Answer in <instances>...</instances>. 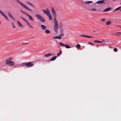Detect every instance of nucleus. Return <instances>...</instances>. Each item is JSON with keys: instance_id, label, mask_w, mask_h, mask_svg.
<instances>
[{"instance_id": "7c9ffc66", "label": "nucleus", "mask_w": 121, "mask_h": 121, "mask_svg": "<svg viewBox=\"0 0 121 121\" xmlns=\"http://www.w3.org/2000/svg\"><path fill=\"white\" fill-rule=\"evenodd\" d=\"M20 11L22 12V13H23L25 14H26V13H26L25 12H24V11L22 10H20Z\"/></svg>"}, {"instance_id": "393cba45", "label": "nucleus", "mask_w": 121, "mask_h": 121, "mask_svg": "<svg viewBox=\"0 0 121 121\" xmlns=\"http://www.w3.org/2000/svg\"><path fill=\"white\" fill-rule=\"evenodd\" d=\"M92 3V2L91 1H88L85 2V4H90Z\"/></svg>"}, {"instance_id": "9d476101", "label": "nucleus", "mask_w": 121, "mask_h": 121, "mask_svg": "<svg viewBox=\"0 0 121 121\" xmlns=\"http://www.w3.org/2000/svg\"><path fill=\"white\" fill-rule=\"evenodd\" d=\"M104 0H99L96 3L99 4H104L105 3L104 2Z\"/></svg>"}, {"instance_id": "2eb2a0df", "label": "nucleus", "mask_w": 121, "mask_h": 121, "mask_svg": "<svg viewBox=\"0 0 121 121\" xmlns=\"http://www.w3.org/2000/svg\"><path fill=\"white\" fill-rule=\"evenodd\" d=\"M8 14L9 15V16L12 18V19H14V17L11 14L9 13V12L8 13Z\"/></svg>"}, {"instance_id": "a19ab883", "label": "nucleus", "mask_w": 121, "mask_h": 121, "mask_svg": "<svg viewBox=\"0 0 121 121\" xmlns=\"http://www.w3.org/2000/svg\"><path fill=\"white\" fill-rule=\"evenodd\" d=\"M60 53H61V50H60Z\"/></svg>"}, {"instance_id": "4be33fe9", "label": "nucleus", "mask_w": 121, "mask_h": 121, "mask_svg": "<svg viewBox=\"0 0 121 121\" xmlns=\"http://www.w3.org/2000/svg\"><path fill=\"white\" fill-rule=\"evenodd\" d=\"M121 6H120V7H119L118 8H116L114 10V11H116V10H120L121 9Z\"/></svg>"}, {"instance_id": "f03ea898", "label": "nucleus", "mask_w": 121, "mask_h": 121, "mask_svg": "<svg viewBox=\"0 0 121 121\" xmlns=\"http://www.w3.org/2000/svg\"><path fill=\"white\" fill-rule=\"evenodd\" d=\"M42 11L45 14L47 15L49 17V20H52V17L50 14V11L48 9H46V10H43Z\"/></svg>"}, {"instance_id": "423d86ee", "label": "nucleus", "mask_w": 121, "mask_h": 121, "mask_svg": "<svg viewBox=\"0 0 121 121\" xmlns=\"http://www.w3.org/2000/svg\"><path fill=\"white\" fill-rule=\"evenodd\" d=\"M24 65H26V66L28 67H32L33 66V64L31 62H29L27 63H24L23 64Z\"/></svg>"}, {"instance_id": "dca6fc26", "label": "nucleus", "mask_w": 121, "mask_h": 121, "mask_svg": "<svg viewBox=\"0 0 121 121\" xmlns=\"http://www.w3.org/2000/svg\"><path fill=\"white\" fill-rule=\"evenodd\" d=\"M45 32L47 34H49L50 33L51 31L48 29H46L45 30Z\"/></svg>"}, {"instance_id": "f257e3e1", "label": "nucleus", "mask_w": 121, "mask_h": 121, "mask_svg": "<svg viewBox=\"0 0 121 121\" xmlns=\"http://www.w3.org/2000/svg\"><path fill=\"white\" fill-rule=\"evenodd\" d=\"M52 14L54 18V29L55 32L56 33H57V29L58 28L59 26L57 21L56 19V17L57 16V14L53 7L52 8Z\"/></svg>"}, {"instance_id": "c85d7f7f", "label": "nucleus", "mask_w": 121, "mask_h": 121, "mask_svg": "<svg viewBox=\"0 0 121 121\" xmlns=\"http://www.w3.org/2000/svg\"><path fill=\"white\" fill-rule=\"evenodd\" d=\"M12 25L13 28H15V27L14 26V25L13 23L12 22Z\"/></svg>"}, {"instance_id": "473e14b6", "label": "nucleus", "mask_w": 121, "mask_h": 121, "mask_svg": "<svg viewBox=\"0 0 121 121\" xmlns=\"http://www.w3.org/2000/svg\"><path fill=\"white\" fill-rule=\"evenodd\" d=\"M81 36H82L85 37L87 38V36L86 35H81Z\"/></svg>"}, {"instance_id": "ea45409f", "label": "nucleus", "mask_w": 121, "mask_h": 121, "mask_svg": "<svg viewBox=\"0 0 121 121\" xmlns=\"http://www.w3.org/2000/svg\"><path fill=\"white\" fill-rule=\"evenodd\" d=\"M60 31L61 32H62L63 31V30H61Z\"/></svg>"}, {"instance_id": "20e7f679", "label": "nucleus", "mask_w": 121, "mask_h": 121, "mask_svg": "<svg viewBox=\"0 0 121 121\" xmlns=\"http://www.w3.org/2000/svg\"><path fill=\"white\" fill-rule=\"evenodd\" d=\"M6 63L7 64L11 66L14 65L15 64L13 61L8 60H6Z\"/></svg>"}, {"instance_id": "ddd939ff", "label": "nucleus", "mask_w": 121, "mask_h": 121, "mask_svg": "<svg viewBox=\"0 0 121 121\" xmlns=\"http://www.w3.org/2000/svg\"><path fill=\"white\" fill-rule=\"evenodd\" d=\"M17 22L18 24V26L20 27H23L22 25L18 21Z\"/></svg>"}, {"instance_id": "a878e982", "label": "nucleus", "mask_w": 121, "mask_h": 121, "mask_svg": "<svg viewBox=\"0 0 121 121\" xmlns=\"http://www.w3.org/2000/svg\"><path fill=\"white\" fill-rule=\"evenodd\" d=\"M81 47L80 45L79 44H78L76 46V47L77 48H80Z\"/></svg>"}, {"instance_id": "4c0bfd02", "label": "nucleus", "mask_w": 121, "mask_h": 121, "mask_svg": "<svg viewBox=\"0 0 121 121\" xmlns=\"http://www.w3.org/2000/svg\"><path fill=\"white\" fill-rule=\"evenodd\" d=\"M28 3L29 4V5H31V6H33V5H32V4H31L30 3H28Z\"/></svg>"}, {"instance_id": "72a5a7b5", "label": "nucleus", "mask_w": 121, "mask_h": 121, "mask_svg": "<svg viewBox=\"0 0 121 121\" xmlns=\"http://www.w3.org/2000/svg\"><path fill=\"white\" fill-rule=\"evenodd\" d=\"M96 10V9L95 8H93L90 9V10H92L93 11H95Z\"/></svg>"}, {"instance_id": "aec40b11", "label": "nucleus", "mask_w": 121, "mask_h": 121, "mask_svg": "<svg viewBox=\"0 0 121 121\" xmlns=\"http://www.w3.org/2000/svg\"><path fill=\"white\" fill-rule=\"evenodd\" d=\"M94 42L95 43H100L103 42L102 41H99L98 40H94Z\"/></svg>"}, {"instance_id": "6e6552de", "label": "nucleus", "mask_w": 121, "mask_h": 121, "mask_svg": "<svg viewBox=\"0 0 121 121\" xmlns=\"http://www.w3.org/2000/svg\"><path fill=\"white\" fill-rule=\"evenodd\" d=\"M0 13L1 14L8 20H9L8 19L7 16L0 10Z\"/></svg>"}, {"instance_id": "412c9836", "label": "nucleus", "mask_w": 121, "mask_h": 121, "mask_svg": "<svg viewBox=\"0 0 121 121\" xmlns=\"http://www.w3.org/2000/svg\"><path fill=\"white\" fill-rule=\"evenodd\" d=\"M65 47L66 48H70V47L67 44H65Z\"/></svg>"}, {"instance_id": "a211bd4d", "label": "nucleus", "mask_w": 121, "mask_h": 121, "mask_svg": "<svg viewBox=\"0 0 121 121\" xmlns=\"http://www.w3.org/2000/svg\"><path fill=\"white\" fill-rule=\"evenodd\" d=\"M115 34L117 36H119L121 34V32H118L115 33Z\"/></svg>"}, {"instance_id": "79ce46f5", "label": "nucleus", "mask_w": 121, "mask_h": 121, "mask_svg": "<svg viewBox=\"0 0 121 121\" xmlns=\"http://www.w3.org/2000/svg\"><path fill=\"white\" fill-rule=\"evenodd\" d=\"M93 31H94V32H95V31H95L94 30H93Z\"/></svg>"}, {"instance_id": "37998d69", "label": "nucleus", "mask_w": 121, "mask_h": 121, "mask_svg": "<svg viewBox=\"0 0 121 121\" xmlns=\"http://www.w3.org/2000/svg\"><path fill=\"white\" fill-rule=\"evenodd\" d=\"M1 24V23L0 22V24Z\"/></svg>"}, {"instance_id": "9b49d317", "label": "nucleus", "mask_w": 121, "mask_h": 121, "mask_svg": "<svg viewBox=\"0 0 121 121\" xmlns=\"http://www.w3.org/2000/svg\"><path fill=\"white\" fill-rule=\"evenodd\" d=\"M41 27L43 30H45L46 29L47 27L44 25H41Z\"/></svg>"}, {"instance_id": "f3484780", "label": "nucleus", "mask_w": 121, "mask_h": 121, "mask_svg": "<svg viewBox=\"0 0 121 121\" xmlns=\"http://www.w3.org/2000/svg\"><path fill=\"white\" fill-rule=\"evenodd\" d=\"M111 9V8L110 7H108V8L105 9L104 10V11L106 12V11H108L110 10Z\"/></svg>"}, {"instance_id": "1a4fd4ad", "label": "nucleus", "mask_w": 121, "mask_h": 121, "mask_svg": "<svg viewBox=\"0 0 121 121\" xmlns=\"http://www.w3.org/2000/svg\"><path fill=\"white\" fill-rule=\"evenodd\" d=\"M26 15L28 17H29L28 19L30 20V21H33V18L32 17L29 15L27 13L26 14Z\"/></svg>"}, {"instance_id": "5701e85b", "label": "nucleus", "mask_w": 121, "mask_h": 121, "mask_svg": "<svg viewBox=\"0 0 121 121\" xmlns=\"http://www.w3.org/2000/svg\"><path fill=\"white\" fill-rule=\"evenodd\" d=\"M110 23L111 22L109 21H108L106 23V24L107 25H109Z\"/></svg>"}, {"instance_id": "e433bc0d", "label": "nucleus", "mask_w": 121, "mask_h": 121, "mask_svg": "<svg viewBox=\"0 0 121 121\" xmlns=\"http://www.w3.org/2000/svg\"><path fill=\"white\" fill-rule=\"evenodd\" d=\"M88 44H91V45H94V44H93L92 43L90 42H89L88 43Z\"/></svg>"}, {"instance_id": "cd10ccee", "label": "nucleus", "mask_w": 121, "mask_h": 121, "mask_svg": "<svg viewBox=\"0 0 121 121\" xmlns=\"http://www.w3.org/2000/svg\"><path fill=\"white\" fill-rule=\"evenodd\" d=\"M114 51L115 52H116L117 51V48H115L113 49Z\"/></svg>"}, {"instance_id": "f704fd0d", "label": "nucleus", "mask_w": 121, "mask_h": 121, "mask_svg": "<svg viewBox=\"0 0 121 121\" xmlns=\"http://www.w3.org/2000/svg\"><path fill=\"white\" fill-rule=\"evenodd\" d=\"M105 19L104 18H102L101 19V21H103V22H104V21H105Z\"/></svg>"}, {"instance_id": "c756f323", "label": "nucleus", "mask_w": 121, "mask_h": 121, "mask_svg": "<svg viewBox=\"0 0 121 121\" xmlns=\"http://www.w3.org/2000/svg\"><path fill=\"white\" fill-rule=\"evenodd\" d=\"M87 38H94V37L91 36H87Z\"/></svg>"}, {"instance_id": "4468645a", "label": "nucleus", "mask_w": 121, "mask_h": 121, "mask_svg": "<svg viewBox=\"0 0 121 121\" xmlns=\"http://www.w3.org/2000/svg\"><path fill=\"white\" fill-rule=\"evenodd\" d=\"M54 54H51V53H49L47 54H46L45 55V56L46 57H48L52 55H53Z\"/></svg>"}, {"instance_id": "c9c22d12", "label": "nucleus", "mask_w": 121, "mask_h": 121, "mask_svg": "<svg viewBox=\"0 0 121 121\" xmlns=\"http://www.w3.org/2000/svg\"><path fill=\"white\" fill-rule=\"evenodd\" d=\"M61 53H60V52L59 53H58L57 54V56H59L61 54Z\"/></svg>"}, {"instance_id": "7ed1b4c3", "label": "nucleus", "mask_w": 121, "mask_h": 121, "mask_svg": "<svg viewBox=\"0 0 121 121\" xmlns=\"http://www.w3.org/2000/svg\"><path fill=\"white\" fill-rule=\"evenodd\" d=\"M35 16L42 22H45L44 18L40 15L38 14H36L35 15Z\"/></svg>"}, {"instance_id": "b1692460", "label": "nucleus", "mask_w": 121, "mask_h": 121, "mask_svg": "<svg viewBox=\"0 0 121 121\" xmlns=\"http://www.w3.org/2000/svg\"><path fill=\"white\" fill-rule=\"evenodd\" d=\"M13 59V58L12 57H10L9 58L6 59V60H9L11 61V60H12Z\"/></svg>"}, {"instance_id": "c03bdc74", "label": "nucleus", "mask_w": 121, "mask_h": 121, "mask_svg": "<svg viewBox=\"0 0 121 121\" xmlns=\"http://www.w3.org/2000/svg\"><path fill=\"white\" fill-rule=\"evenodd\" d=\"M120 4H121V3H120Z\"/></svg>"}, {"instance_id": "2f4dec72", "label": "nucleus", "mask_w": 121, "mask_h": 121, "mask_svg": "<svg viewBox=\"0 0 121 121\" xmlns=\"http://www.w3.org/2000/svg\"><path fill=\"white\" fill-rule=\"evenodd\" d=\"M64 34L63 33H61L60 34V36H64Z\"/></svg>"}, {"instance_id": "39448f33", "label": "nucleus", "mask_w": 121, "mask_h": 121, "mask_svg": "<svg viewBox=\"0 0 121 121\" xmlns=\"http://www.w3.org/2000/svg\"><path fill=\"white\" fill-rule=\"evenodd\" d=\"M17 2L19 3L22 7H24L25 9H27L30 11H32V10L30 9L29 8L27 7L26 5H24V4L21 3L19 1V0H17Z\"/></svg>"}, {"instance_id": "bb28decb", "label": "nucleus", "mask_w": 121, "mask_h": 121, "mask_svg": "<svg viewBox=\"0 0 121 121\" xmlns=\"http://www.w3.org/2000/svg\"><path fill=\"white\" fill-rule=\"evenodd\" d=\"M59 44L60 45L62 46H64V45H65V44H63L61 42H60L59 43Z\"/></svg>"}, {"instance_id": "f8f14e48", "label": "nucleus", "mask_w": 121, "mask_h": 121, "mask_svg": "<svg viewBox=\"0 0 121 121\" xmlns=\"http://www.w3.org/2000/svg\"><path fill=\"white\" fill-rule=\"evenodd\" d=\"M61 37L60 36H55L53 37V39H61Z\"/></svg>"}, {"instance_id": "0eeeda50", "label": "nucleus", "mask_w": 121, "mask_h": 121, "mask_svg": "<svg viewBox=\"0 0 121 121\" xmlns=\"http://www.w3.org/2000/svg\"><path fill=\"white\" fill-rule=\"evenodd\" d=\"M21 17L22 19H23L24 21H25L27 23L28 25L30 27L32 28H33L32 26L30 25L29 23L27 21V20L26 19H25L24 17Z\"/></svg>"}, {"instance_id": "6ab92c4d", "label": "nucleus", "mask_w": 121, "mask_h": 121, "mask_svg": "<svg viewBox=\"0 0 121 121\" xmlns=\"http://www.w3.org/2000/svg\"><path fill=\"white\" fill-rule=\"evenodd\" d=\"M57 57L56 56H54V57H52V58L51 59V60L52 61L55 60V59Z\"/></svg>"}, {"instance_id": "58836bf2", "label": "nucleus", "mask_w": 121, "mask_h": 121, "mask_svg": "<svg viewBox=\"0 0 121 121\" xmlns=\"http://www.w3.org/2000/svg\"><path fill=\"white\" fill-rule=\"evenodd\" d=\"M28 44V43H23V44Z\"/></svg>"}]
</instances>
